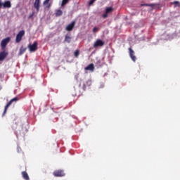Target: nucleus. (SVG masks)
Segmentation results:
<instances>
[{
    "instance_id": "obj_23",
    "label": "nucleus",
    "mask_w": 180,
    "mask_h": 180,
    "mask_svg": "<svg viewBox=\"0 0 180 180\" xmlns=\"http://www.w3.org/2000/svg\"><path fill=\"white\" fill-rule=\"evenodd\" d=\"M173 4H174V5H176V6H179V7H180V3H179V1H174L173 2Z\"/></svg>"
},
{
    "instance_id": "obj_12",
    "label": "nucleus",
    "mask_w": 180,
    "mask_h": 180,
    "mask_svg": "<svg viewBox=\"0 0 180 180\" xmlns=\"http://www.w3.org/2000/svg\"><path fill=\"white\" fill-rule=\"evenodd\" d=\"M34 8H36L37 12H39V11H40V0L34 1Z\"/></svg>"
},
{
    "instance_id": "obj_20",
    "label": "nucleus",
    "mask_w": 180,
    "mask_h": 180,
    "mask_svg": "<svg viewBox=\"0 0 180 180\" xmlns=\"http://www.w3.org/2000/svg\"><path fill=\"white\" fill-rule=\"evenodd\" d=\"M68 2H70V0H63L61 6H64V5H67Z\"/></svg>"
},
{
    "instance_id": "obj_25",
    "label": "nucleus",
    "mask_w": 180,
    "mask_h": 180,
    "mask_svg": "<svg viewBox=\"0 0 180 180\" xmlns=\"http://www.w3.org/2000/svg\"><path fill=\"white\" fill-rule=\"evenodd\" d=\"M49 2H50V0H45V1H44V5L46 6V5H47Z\"/></svg>"
},
{
    "instance_id": "obj_17",
    "label": "nucleus",
    "mask_w": 180,
    "mask_h": 180,
    "mask_svg": "<svg viewBox=\"0 0 180 180\" xmlns=\"http://www.w3.org/2000/svg\"><path fill=\"white\" fill-rule=\"evenodd\" d=\"M71 37L67 34L65 37V41H66L67 43H71Z\"/></svg>"
},
{
    "instance_id": "obj_22",
    "label": "nucleus",
    "mask_w": 180,
    "mask_h": 180,
    "mask_svg": "<svg viewBox=\"0 0 180 180\" xmlns=\"http://www.w3.org/2000/svg\"><path fill=\"white\" fill-rule=\"evenodd\" d=\"M96 0H90L89 2V6H92Z\"/></svg>"
},
{
    "instance_id": "obj_9",
    "label": "nucleus",
    "mask_w": 180,
    "mask_h": 180,
    "mask_svg": "<svg viewBox=\"0 0 180 180\" xmlns=\"http://www.w3.org/2000/svg\"><path fill=\"white\" fill-rule=\"evenodd\" d=\"M9 53L6 51L0 52V61H4L8 56Z\"/></svg>"
},
{
    "instance_id": "obj_7",
    "label": "nucleus",
    "mask_w": 180,
    "mask_h": 180,
    "mask_svg": "<svg viewBox=\"0 0 180 180\" xmlns=\"http://www.w3.org/2000/svg\"><path fill=\"white\" fill-rule=\"evenodd\" d=\"M9 41H11V37H9L1 40V49H5V47H6Z\"/></svg>"
},
{
    "instance_id": "obj_11",
    "label": "nucleus",
    "mask_w": 180,
    "mask_h": 180,
    "mask_svg": "<svg viewBox=\"0 0 180 180\" xmlns=\"http://www.w3.org/2000/svg\"><path fill=\"white\" fill-rule=\"evenodd\" d=\"M84 70L86 71H91V72H94V71H95V66L94 63H91L87 67H86Z\"/></svg>"
},
{
    "instance_id": "obj_19",
    "label": "nucleus",
    "mask_w": 180,
    "mask_h": 180,
    "mask_svg": "<svg viewBox=\"0 0 180 180\" xmlns=\"http://www.w3.org/2000/svg\"><path fill=\"white\" fill-rule=\"evenodd\" d=\"M74 56L76 58H78V56H79V50H76L74 53Z\"/></svg>"
},
{
    "instance_id": "obj_8",
    "label": "nucleus",
    "mask_w": 180,
    "mask_h": 180,
    "mask_svg": "<svg viewBox=\"0 0 180 180\" xmlns=\"http://www.w3.org/2000/svg\"><path fill=\"white\" fill-rule=\"evenodd\" d=\"M12 8V4L11 1H6L4 3L0 1V8Z\"/></svg>"
},
{
    "instance_id": "obj_15",
    "label": "nucleus",
    "mask_w": 180,
    "mask_h": 180,
    "mask_svg": "<svg viewBox=\"0 0 180 180\" xmlns=\"http://www.w3.org/2000/svg\"><path fill=\"white\" fill-rule=\"evenodd\" d=\"M22 176L25 180H30V178L29 177V174H27V172H22Z\"/></svg>"
},
{
    "instance_id": "obj_24",
    "label": "nucleus",
    "mask_w": 180,
    "mask_h": 180,
    "mask_svg": "<svg viewBox=\"0 0 180 180\" xmlns=\"http://www.w3.org/2000/svg\"><path fill=\"white\" fill-rule=\"evenodd\" d=\"M98 30H99V28H98L97 27H95L93 29V33H96V32H98Z\"/></svg>"
},
{
    "instance_id": "obj_1",
    "label": "nucleus",
    "mask_w": 180,
    "mask_h": 180,
    "mask_svg": "<svg viewBox=\"0 0 180 180\" xmlns=\"http://www.w3.org/2000/svg\"><path fill=\"white\" fill-rule=\"evenodd\" d=\"M18 101H19V98L15 97L6 104L4 108V111L3 112V116H5V115L6 114V110H8V108H9L12 105V103H13V102H18Z\"/></svg>"
},
{
    "instance_id": "obj_27",
    "label": "nucleus",
    "mask_w": 180,
    "mask_h": 180,
    "mask_svg": "<svg viewBox=\"0 0 180 180\" xmlns=\"http://www.w3.org/2000/svg\"><path fill=\"white\" fill-rule=\"evenodd\" d=\"M34 15V13H32L31 15H30L29 19L33 18Z\"/></svg>"
},
{
    "instance_id": "obj_6",
    "label": "nucleus",
    "mask_w": 180,
    "mask_h": 180,
    "mask_svg": "<svg viewBox=\"0 0 180 180\" xmlns=\"http://www.w3.org/2000/svg\"><path fill=\"white\" fill-rule=\"evenodd\" d=\"M53 176L56 177L65 176V173H64V170H56L53 172Z\"/></svg>"
},
{
    "instance_id": "obj_5",
    "label": "nucleus",
    "mask_w": 180,
    "mask_h": 180,
    "mask_svg": "<svg viewBox=\"0 0 180 180\" xmlns=\"http://www.w3.org/2000/svg\"><path fill=\"white\" fill-rule=\"evenodd\" d=\"M103 46H105V41L102 39H97L94 44V49H96V47H103Z\"/></svg>"
},
{
    "instance_id": "obj_10",
    "label": "nucleus",
    "mask_w": 180,
    "mask_h": 180,
    "mask_svg": "<svg viewBox=\"0 0 180 180\" xmlns=\"http://www.w3.org/2000/svg\"><path fill=\"white\" fill-rule=\"evenodd\" d=\"M75 27V21H72L70 24L67 25L65 30H67V32H71Z\"/></svg>"
},
{
    "instance_id": "obj_14",
    "label": "nucleus",
    "mask_w": 180,
    "mask_h": 180,
    "mask_svg": "<svg viewBox=\"0 0 180 180\" xmlns=\"http://www.w3.org/2000/svg\"><path fill=\"white\" fill-rule=\"evenodd\" d=\"M92 85V82L91 80H87L84 84H83V89L85 91L86 89V86H91Z\"/></svg>"
},
{
    "instance_id": "obj_26",
    "label": "nucleus",
    "mask_w": 180,
    "mask_h": 180,
    "mask_svg": "<svg viewBox=\"0 0 180 180\" xmlns=\"http://www.w3.org/2000/svg\"><path fill=\"white\" fill-rule=\"evenodd\" d=\"M103 18H104V19H106V18H108V13H105V14H103Z\"/></svg>"
},
{
    "instance_id": "obj_18",
    "label": "nucleus",
    "mask_w": 180,
    "mask_h": 180,
    "mask_svg": "<svg viewBox=\"0 0 180 180\" xmlns=\"http://www.w3.org/2000/svg\"><path fill=\"white\" fill-rule=\"evenodd\" d=\"M56 16L58 17V16H61V15H63V11L61 10H57L56 13H55Z\"/></svg>"
},
{
    "instance_id": "obj_3",
    "label": "nucleus",
    "mask_w": 180,
    "mask_h": 180,
    "mask_svg": "<svg viewBox=\"0 0 180 180\" xmlns=\"http://www.w3.org/2000/svg\"><path fill=\"white\" fill-rule=\"evenodd\" d=\"M38 43L37 41H34L33 43V44H29L28 45V49L30 50V53H34V51H36L38 49L37 46H38Z\"/></svg>"
},
{
    "instance_id": "obj_13",
    "label": "nucleus",
    "mask_w": 180,
    "mask_h": 180,
    "mask_svg": "<svg viewBox=\"0 0 180 180\" xmlns=\"http://www.w3.org/2000/svg\"><path fill=\"white\" fill-rule=\"evenodd\" d=\"M26 50H27V47H25L24 46H22L20 48V51H19V53H18V56H22L24 53H25Z\"/></svg>"
},
{
    "instance_id": "obj_28",
    "label": "nucleus",
    "mask_w": 180,
    "mask_h": 180,
    "mask_svg": "<svg viewBox=\"0 0 180 180\" xmlns=\"http://www.w3.org/2000/svg\"><path fill=\"white\" fill-rule=\"evenodd\" d=\"M51 6V4H49L48 5L47 8L49 9V8H50Z\"/></svg>"
},
{
    "instance_id": "obj_4",
    "label": "nucleus",
    "mask_w": 180,
    "mask_h": 180,
    "mask_svg": "<svg viewBox=\"0 0 180 180\" xmlns=\"http://www.w3.org/2000/svg\"><path fill=\"white\" fill-rule=\"evenodd\" d=\"M129 50V57L132 60V61H134V63H136L137 58L136 57V53L134 52V51L130 47L128 49Z\"/></svg>"
},
{
    "instance_id": "obj_2",
    "label": "nucleus",
    "mask_w": 180,
    "mask_h": 180,
    "mask_svg": "<svg viewBox=\"0 0 180 180\" xmlns=\"http://www.w3.org/2000/svg\"><path fill=\"white\" fill-rule=\"evenodd\" d=\"M23 36H25V30L20 31L16 35L15 43H20L22 39H23Z\"/></svg>"
},
{
    "instance_id": "obj_21",
    "label": "nucleus",
    "mask_w": 180,
    "mask_h": 180,
    "mask_svg": "<svg viewBox=\"0 0 180 180\" xmlns=\"http://www.w3.org/2000/svg\"><path fill=\"white\" fill-rule=\"evenodd\" d=\"M141 6H151L153 8L154 6V4H141Z\"/></svg>"
},
{
    "instance_id": "obj_16",
    "label": "nucleus",
    "mask_w": 180,
    "mask_h": 180,
    "mask_svg": "<svg viewBox=\"0 0 180 180\" xmlns=\"http://www.w3.org/2000/svg\"><path fill=\"white\" fill-rule=\"evenodd\" d=\"M111 12H113V7H107L105 8L106 13H111Z\"/></svg>"
}]
</instances>
